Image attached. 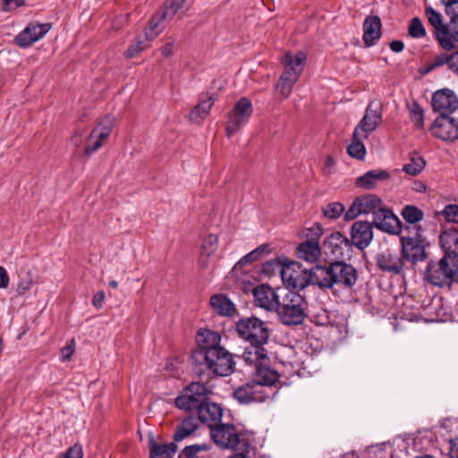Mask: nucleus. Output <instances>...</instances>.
Instances as JSON below:
<instances>
[{
  "label": "nucleus",
  "mask_w": 458,
  "mask_h": 458,
  "mask_svg": "<svg viewBox=\"0 0 458 458\" xmlns=\"http://www.w3.org/2000/svg\"><path fill=\"white\" fill-rule=\"evenodd\" d=\"M51 29L50 23H30L14 38L21 47H28L42 38Z\"/></svg>",
  "instance_id": "a211bd4d"
},
{
  "label": "nucleus",
  "mask_w": 458,
  "mask_h": 458,
  "mask_svg": "<svg viewBox=\"0 0 458 458\" xmlns=\"http://www.w3.org/2000/svg\"><path fill=\"white\" fill-rule=\"evenodd\" d=\"M176 445L174 443L157 444L151 439L149 442V457L150 458H173L176 452Z\"/></svg>",
  "instance_id": "c9c22d12"
},
{
  "label": "nucleus",
  "mask_w": 458,
  "mask_h": 458,
  "mask_svg": "<svg viewBox=\"0 0 458 458\" xmlns=\"http://www.w3.org/2000/svg\"><path fill=\"white\" fill-rule=\"evenodd\" d=\"M433 135L445 140L453 141L458 139V122L449 115H439L431 128Z\"/></svg>",
  "instance_id": "6ab92c4d"
},
{
  "label": "nucleus",
  "mask_w": 458,
  "mask_h": 458,
  "mask_svg": "<svg viewBox=\"0 0 458 458\" xmlns=\"http://www.w3.org/2000/svg\"><path fill=\"white\" fill-rule=\"evenodd\" d=\"M196 341L199 347V351L194 355L196 360L204 357L208 352L223 347L220 344L221 335L209 329H200L197 334Z\"/></svg>",
  "instance_id": "412c9836"
},
{
  "label": "nucleus",
  "mask_w": 458,
  "mask_h": 458,
  "mask_svg": "<svg viewBox=\"0 0 458 458\" xmlns=\"http://www.w3.org/2000/svg\"><path fill=\"white\" fill-rule=\"evenodd\" d=\"M409 35L415 38H421L426 36V30L421 21L418 17L411 19L409 25Z\"/></svg>",
  "instance_id": "de8ad7c7"
},
{
  "label": "nucleus",
  "mask_w": 458,
  "mask_h": 458,
  "mask_svg": "<svg viewBox=\"0 0 458 458\" xmlns=\"http://www.w3.org/2000/svg\"><path fill=\"white\" fill-rule=\"evenodd\" d=\"M9 284V276L4 267L0 266V288H6Z\"/></svg>",
  "instance_id": "774afa93"
},
{
  "label": "nucleus",
  "mask_w": 458,
  "mask_h": 458,
  "mask_svg": "<svg viewBox=\"0 0 458 458\" xmlns=\"http://www.w3.org/2000/svg\"><path fill=\"white\" fill-rule=\"evenodd\" d=\"M390 178L391 174L386 170H369L357 177L355 185L363 190H373L377 188L380 182L388 181Z\"/></svg>",
  "instance_id": "bb28decb"
},
{
  "label": "nucleus",
  "mask_w": 458,
  "mask_h": 458,
  "mask_svg": "<svg viewBox=\"0 0 458 458\" xmlns=\"http://www.w3.org/2000/svg\"><path fill=\"white\" fill-rule=\"evenodd\" d=\"M210 435L214 442L221 448H234L239 444V434L232 424L217 423L211 428Z\"/></svg>",
  "instance_id": "ddd939ff"
},
{
  "label": "nucleus",
  "mask_w": 458,
  "mask_h": 458,
  "mask_svg": "<svg viewBox=\"0 0 458 458\" xmlns=\"http://www.w3.org/2000/svg\"><path fill=\"white\" fill-rule=\"evenodd\" d=\"M432 107L440 115H449L458 108V98L451 89L437 90L432 96Z\"/></svg>",
  "instance_id": "dca6fc26"
},
{
  "label": "nucleus",
  "mask_w": 458,
  "mask_h": 458,
  "mask_svg": "<svg viewBox=\"0 0 458 458\" xmlns=\"http://www.w3.org/2000/svg\"><path fill=\"white\" fill-rule=\"evenodd\" d=\"M373 225L379 230L398 234L402 232L400 219L388 208L381 207L373 216Z\"/></svg>",
  "instance_id": "f3484780"
},
{
  "label": "nucleus",
  "mask_w": 458,
  "mask_h": 458,
  "mask_svg": "<svg viewBox=\"0 0 458 458\" xmlns=\"http://www.w3.org/2000/svg\"><path fill=\"white\" fill-rule=\"evenodd\" d=\"M323 233V229L320 225L314 224L311 227L308 229L307 237L310 238V240L317 241Z\"/></svg>",
  "instance_id": "bf43d9fd"
},
{
  "label": "nucleus",
  "mask_w": 458,
  "mask_h": 458,
  "mask_svg": "<svg viewBox=\"0 0 458 458\" xmlns=\"http://www.w3.org/2000/svg\"><path fill=\"white\" fill-rule=\"evenodd\" d=\"M238 335L250 344H267L269 330L264 321L257 317L241 318L235 325Z\"/></svg>",
  "instance_id": "0eeeda50"
},
{
  "label": "nucleus",
  "mask_w": 458,
  "mask_h": 458,
  "mask_svg": "<svg viewBox=\"0 0 458 458\" xmlns=\"http://www.w3.org/2000/svg\"><path fill=\"white\" fill-rule=\"evenodd\" d=\"M271 394L268 393L267 388L259 386V384L252 380L235 388L233 391L234 398L242 404L264 402L271 396Z\"/></svg>",
  "instance_id": "f8f14e48"
},
{
  "label": "nucleus",
  "mask_w": 458,
  "mask_h": 458,
  "mask_svg": "<svg viewBox=\"0 0 458 458\" xmlns=\"http://www.w3.org/2000/svg\"><path fill=\"white\" fill-rule=\"evenodd\" d=\"M186 0H167L161 11L163 18L171 20L174 14L183 6Z\"/></svg>",
  "instance_id": "a18cd8bd"
},
{
  "label": "nucleus",
  "mask_w": 458,
  "mask_h": 458,
  "mask_svg": "<svg viewBox=\"0 0 458 458\" xmlns=\"http://www.w3.org/2000/svg\"><path fill=\"white\" fill-rule=\"evenodd\" d=\"M102 144L103 143L100 140H98L97 138H95L92 140H90L89 139V143L84 150L85 154L86 155L92 154L93 152L97 151L99 148H101Z\"/></svg>",
  "instance_id": "052dcab7"
},
{
  "label": "nucleus",
  "mask_w": 458,
  "mask_h": 458,
  "mask_svg": "<svg viewBox=\"0 0 458 458\" xmlns=\"http://www.w3.org/2000/svg\"><path fill=\"white\" fill-rule=\"evenodd\" d=\"M114 121L115 118L113 115H106L94 129L95 133L103 132L105 135L109 136L114 124Z\"/></svg>",
  "instance_id": "8fccbe9b"
},
{
  "label": "nucleus",
  "mask_w": 458,
  "mask_h": 458,
  "mask_svg": "<svg viewBox=\"0 0 458 458\" xmlns=\"http://www.w3.org/2000/svg\"><path fill=\"white\" fill-rule=\"evenodd\" d=\"M252 111L250 100L248 98H240L235 103L233 110L228 114L226 135L231 137L244 126L249 122Z\"/></svg>",
  "instance_id": "1a4fd4ad"
},
{
  "label": "nucleus",
  "mask_w": 458,
  "mask_h": 458,
  "mask_svg": "<svg viewBox=\"0 0 458 458\" xmlns=\"http://www.w3.org/2000/svg\"><path fill=\"white\" fill-rule=\"evenodd\" d=\"M440 245L445 255H458V229H448L440 235Z\"/></svg>",
  "instance_id": "72a5a7b5"
},
{
  "label": "nucleus",
  "mask_w": 458,
  "mask_h": 458,
  "mask_svg": "<svg viewBox=\"0 0 458 458\" xmlns=\"http://www.w3.org/2000/svg\"><path fill=\"white\" fill-rule=\"evenodd\" d=\"M266 344H250L242 352V359L248 365L258 367L267 359V352L264 348Z\"/></svg>",
  "instance_id": "7c9ffc66"
},
{
  "label": "nucleus",
  "mask_w": 458,
  "mask_h": 458,
  "mask_svg": "<svg viewBox=\"0 0 458 458\" xmlns=\"http://www.w3.org/2000/svg\"><path fill=\"white\" fill-rule=\"evenodd\" d=\"M57 458H83V450L81 445H74Z\"/></svg>",
  "instance_id": "5fc2aeb1"
},
{
  "label": "nucleus",
  "mask_w": 458,
  "mask_h": 458,
  "mask_svg": "<svg viewBox=\"0 0 458 458\" xmlns=\"http://www.w3.org/2000/svg\"><path fill=\"white\" fill-rule=\"evenodd\" d=\"M311 321L318 326L330 327L335 329L339 335H343L347 332L346 318L335 311L319 310L317 313L312 315Z\"/></svg>",
  "instance_id": "4468645a"
},
{
  "label": "nucleus",
  "mask_w": 458,
  "mask_h": 458,
  "mask_svg": "<svg viewBox=\"0 0 458 458\" xmlns=\"http://www.w3.org/2000/svg\"><path fill=\"white\" fill-rule=\"evenodd\" d=\"M279 374L276 370L272 369L268 366L261 363L256 367L255 371L252 374V381L259 386H262L267 388L268 393H272L271 396L275 395L276 392L272 388L273 386L278 381Z\"/></svg>",
  "instance_id": "a878e982"
},
{
  "label": "nucleus",
  "mask_w": 458,
  "mask_h": 458,
  "mask_svg": "<svg viewBox=\"0 0 458 458\" xmlns=\"http://www.w3.org/2000/svg\"><path fill=\"white\" fill-rule=\"evenodd\" d=\"M432 63V66L435 68L440 67L442 65L447 64L449 69H451V54H441L437 55L433 60L430 61Z\"/></svg>",
  "instance_id": "4d7b16f0"
},
{
  "label": "nucleus",
  "mask_w": 458,
  "mask_h": 458,
  "mask_svg": "<svg viewBox=\"0 0 458 458\" xmlns=\"http://www.w3.org/2000/svg\"><path fill=\"white\" fill-rule=\"evenodd\" d=\"M24 0H4L3 9L4 11H10L17 7L22 6Z\"/></svg>",
  "instance_id": "0e129e2a"
},
{
  "label": "nucleus",
  "mask_w": 458,
  "mask_h": 458,
  "mask_svg": "<svg viewBox=\"0 0 458 458\" xmlns=\"http://www.w3.org/2000/svg\"><path fill=\"white\" fill-rule=\"evenodd\" d=\"M344 211V207L340 202H333L327 205L323 208V214L325 216L330 219H336L340 217Z\"/></svg>",
  "instance_id": "09e8293b"
},
{
  "label": "nucleus",
  "mask_w": 458,
  "mask_h": 458,
  "mask_svg": "<svg viewBox=\"0 0 458 458\" xmlns=\"http://www.w3.org/2000/svg\"><path fill=\"white\" fill-rule=\"evenodd\" d=\"M450 450L449 455L451 458H458V437L455 435L454 437L449 439Z\"/></svg>",
  "instance_id": "69168bd1"
},
{
  "label": "nucleus",
  "mask_w": 458,
  "mask_h": 458,
  "mask_svg": "<svg viewBox=\"0 0 458 458\" xmlns=\"http://www.w3.org/2000/svg\"><path fill=\"white\" fill-rule=\"evenodd\" d=\"M366 139L360 135L355 137V132L353 131L352 143L347 148L348 154L356 159L362 160L366 155V148L362 140Z\"/></svg>",
  "instance_id": "ea45409f"
},
{
  "label": "nucleus",
  "mask_w": 458,
  "mask_h": 458,
  "mask_svg": "<svg viewBox=\"0 0 458 458\" xmlns=\"http://www.w3.org/2000/svg\"><path fill=\"white\" fill-rule=\"evenodd\" d=\"M402 253L403 257L411 263H417L425 259L424 246L412 237H402Z\"/></svg>",
  "instance_id": "cd10ccee"
},
{
  "label": "nucleus",
  "mask_w": 458,
  "mask_h": 458,
  "mask_svg": "<svg viewBox=\"0 0 458 458\" xmlns=\"http://www.w3.org/2000/svg\"><path fill=\"white\" fill-rule=\"evenodd\" d=\"M186 0H167L161 11L163 18L171 20L174 14L183 6Z\"/></svg>",
  "instance_id": "49530a36"
},
{
  "label": "nucleus",
  "mask_w": 458,
  "mask_h": 458,
  "mask_svg": "<svg viewBox=\"0 0 458 458\" xmlns=\"http://www.w3.org/2000/svg\"><path fill=\"white\" fill-rule=\"evenodd\" d=\"M314 276L317 286L327 289L333 288L334 285L351 289L358 280L357 270L343 261H335L327 267L316 266Z\"/></svg>",
  "instance_id": "f257e3e1"
},
{
  "label": "nucleus",
  "mask_w": 458,
  "mask_h": 458,
  "mask_svg": "<svg viewBox=\"0 0 458 458\" xmlns=\"http://www.w3.org/2000/svg\"><path fill=\"white\" fill-rule=\"evenodd\" d=\"M150 42L151 41H148L146 39L144 34L139 36L137 39L130 45L128 49L125 51L124 55L127 58H133L137 56L140 53H141L149 47Z\"/></svg>",
  "instance_id": "a19ab883"
},
{
  "label": "nucleus",
  "mask_w": 458,
  "mask_h": 458,
  "mask_svg": "<svg viewBox=\"0 0 458 458\" xmlns=\"http://www.w3.org/2000/svg\"><path fill=\"white\" fill-rule=\"evenodd\" d=\"M381 21L377 16H369L363 22V40L367 47L375 45L381 36Z\"/></svg>",
  "instance_id": "c756f323"
},
{
  "label": "nucleus",
  "mask_w": 458,
  "mask_h": 458,
  "mask_svg": "<svg viewBox=\"0 0 458 458\" xmlns=\"http://www.w3.org/2000/svg\"><path fill=\"white\" fill-rule=\"evenodd\" d=\"M106 299V293L104 291H98L93 296L92 304L97 309H101L103 307L104 301Z\"/></svg>",
  "instance_id": "e2e57ef3"
},
{
  "label": "nucleus",
  "mask_w": 458,
  "mask_h": 458,
  "mask_svg": "<svg viewBox=\"0 0 458 458\" xmlns=\"http://www.w3.org/2000/svg\"><path fill=\"white\" fill-rule=\"evenodd\" d=\"M325 245L336 258H344L345 252L351 250L350 240L339 232L331 233L325 242Z\"/></svg>",
  "instance_id": "c85d7f7f"
},
{
  "label": "nucleus",
  "mask_w": 458,
  "mask_h": 458,
  "mask_svg": "<svg viewBox=\"0 0 458 458\" xmlns=\"http://www.w3.org/2000/svg\"><path fill=\"white\" fill-rule=\"evenodd\" d=\"M170 21L168 18H163L160 12L153 17L149 26L144 31V37L148 41L154 40L165 29L166 22Z\"/></svg>",
  "instance_id": "4c0bfd02"
},
{
  "label": "nucleus",
  "mask_w": 458,
  "mask_h": 458,
  "mask_svg": "<svg viewBox=\"0 0 458 458\" xmlns=\"http://www.w3.org/2000/svg\"><path fill=\"white\" fill-rule=\"evenodd\" d=\"M426 276L432 284L439 286L458 281V255H444L437 262L431 261Z\"/></svg>",
  "instance_id": "7ed1b4c3"
},
{
  "label": "nucleus",
  "mask_w": 458,
  "mask_h": 458,
  "mask_svg": "<svg viewBox=\"0 0 458 458\" xmlns=\"http://www.w3.org/2000/svg\"><path fill=\"white\" fill-rule=\"evenodd\" d=\"M425 15L435 29V35L440 46L447 50L452 49V43L448 38V26L443 23L442 15L431 6L426 7Z\"/></svg>",
  "instance_id": "aec40b11"
},
{
  "label": "nucleus",
  "mask_w": 458,
  "mask_h": 458,
  "mask_svg": "<svg viewBox=\"0 0 458 458\" xmlns=\"http://www.w3.org/2000/svg\"><path fill=\"white\" fill-rule=\"evenodd\" d=\"M266 250H267V246L261 245V246L258 247L257 249L253 250L252 251L249 252L248 254H246L243 258H242L240 259V261L238 263L241 265L251 263V262L259 259L260 258V256L262 255V253H264L266 251Z\"/></svg>",
  "instance_id": "603ef678"
},
{
  "label": "nucleus",
  "mask_w": 458,
  "mask_h": 458,
  "mask_svg": "<svg viewBox=\"0 0 458 458\" xmlns=\"http://www.w3.org/2000/svg\"><path fill=\"white\" fill-rule=\"evenodd\" d=\"M75 347V340L71 339L70 342L61 349V360L64 362L70 360L74 353Z\"/></svg>",
  "instance_id": "6e6d98bb"
},
{
  "label": "nucleus",
  "mask_w": 458,
  "mask_h": 458,
  "mask_svg": "<svg viewBox=\"0 0 458 458\" xmlns=\"http://www.w3.org/2000/svg\"><path fill=\"white\" fill-rule=\"evenodd\" d=\"M197 411L199 420L207 424L210 429L219 423L223 417L222 408L215 403L208 402V399L204 401Z\"/></svg>",
  "instance_id": "393cba45"
},
{
  "label": "nucleus",
  "mask_w": 458,
  "mask_h": 458,
  "mask_svg": "<svg viewBox=\"0 0 458 458\" xmlns=\"http://www.w3.org/2000/svg\"><path fill=\"white\" fill-rule=\"evenodd\" d=\"M255 305L267 311H276L279 309V295L269 285L259 284L252 291Z\"/></svg>",
  "instance_id": "2eb2a0df"
},
{
  "label": "nucleus",
  "mask_w": 458,
  "mask_h": 458,
  "mask_svg": "<svg viewBox=\"0 0 458 458\" xmlns=\"http://www.w3.org/2000/svg\"><path fill=\"white\" fill-rule=\"evenodd\" d=\"M403 219L409 224H416L423 219L424 214L422 210L415 206H405L402 210Z\"/></svg>",
  "instance_id": "79ce46f5"
},
{
  "label": "nucleus",
  "mask_w": 458,
  "mask_h": 458,
  "mask_svg": "<svg viewBox=\"0 0 458 458\" xmlns=\"http://www.w3.org/2000/svg\"><path fill=\"white\" fill-rule=\"evenodd\" d=\"M198 427V419L192 416L186 417L177 425L174 434V440L176 442L182 441L192 435Z\"/></svg>",
  "instance_id": "473e14b6"
},
{
  "label": "nucleus",
  "mask_w": 458,
  "mask_h": 458,
  "mask_svg": "<svg viewBox=\"0 0 458 458\" xmlns=\"http://www.w3.org/2000/svg\"><path fill=\"white\" fill-rule=\"evenodd\" d=\"M31 285H32V280H30V279L26 280V281H21L17 285L16 291L19 295H23L31 288Z\"/></svg>",
  "instance_id": "338daca9"
},
{
  "label": "nucleus",
  "mask_w": 458,
  "mask_h": 458,
  "mask_svg": "<svg viewBox=\"0 0 458 458\" xmlns=\"http://www.w3.org/2000/svg\"><path fill=\"white\" fill-rule=\"evenodd\" d=\"M376 260L378 267L385 272L400 274L403 267L402 258L388 249L378 252Z\"/></svg>",
  "instance_id": "b1692460"
},
{
  "label": "nucleus",
  "mask_w": 458,
  "mask_h": 458,
  "mask_svg": "<svg viewBox=\"0 0 458 458\" xmlns=\"http://www.w3.org/2000/svg\"><path fill=\"white\" fill-rule=\"evenodd\" d=\"M411 119L412 123L421 128L423 126V111L419 106L414 107L411 111Z\"/></svg>",
  "instance_id": "13d9d810"
},
{
  "label": "nucleus",
  "mask_w": 458,
  "mask_h": 458,
  "mask_svg": "<svg viewBox=\"0 0 458 458\" xmlns=\"http://www.w3.org/2000/svg\"><path fill=\"white\" fill-rule=\"evenodd\" d=\"M382 207V200L377 195L366 194L357 197L344 214L345 220H352L362 214L371 213L373 216Z\"/></svg>",
  "instance_id": "9b49d317"
},
{
  "label": "nucleus",
  "mask_w": 458,
  "mask_h": 458,
  "mask_svg": "<svg viewBox=\"0 0 458 458\" xmlns=\"http://www.w3.org/2000/svg\"><path fill=\"white\" fill-rule=\"evenodd\" d=\"M215 101L213 95L203 97L189 114V119L193 123L201 121L208 114Z\"/></svg>",
  "instance_id": "f704fd0d"
},
{
  "label": "nucleus",
  "mask_w": 458,
  "mask_h": 458,
  "mask_svg": "<svg viewBox=\"0 0 458 458\" xmlns=\"http://www.w3.org/2000/svg\"><path fill=\"white\" fill-rule=\"evenodd\" d=\"M425 165V160L420 155L412 153L409 162L403 166L402 170L409 175L415 176L421 173Z\"/></svg>",
  "instance_id": "58836bf2"
},
{
  "label": "nucleus",
  "mask_w": 458,
  "mask_h": 458,
  "mask_svg": "<svg viewBox=\"0 0 458 458\" xmlns=\"http://www.w3.org/2000/svg\"><path fill=\"white\" fill-rule=\"evenodd\" d=\"M448 38L452 43V48H454V42H458V15L452 17L451 21L447 27Z\"/></svg>",
  "instance_id": "864d4df0"
},
{
  "label": "nucleus",
  "mask_w": 458,
  "mask_h": 458,
  "mask_svg": "<svg viewBox=\"0 0 458 458\" xmlns=\"http://www.w3.org/2000/svg\"><path fill=\"white\" fill-rule=\"evenodd\" d=\"M186 0H167L161 11L163 18L171 20L174 14L183 6Z\"/></svg>",
  "instance_id": "c03bdc74"
},
{
  "label": "nucleus",
  "mask_w": 458,
  "mask_h": 458,
  "mask_svg": "<svg viewBox=\"0 0 458 458\" xmlns=\"http://www.w3.org/2000/svg\"><path fill=\"white\" fill-rule=\"evenodd\" d=\"M198 361L204 365L209 372L220 377L231 375L235 367L233 354L224 347L208 352Z\"/></svg>",
  "instance_id": "39448f33"
},
{
  "label": "nucleus",
  "mask_w": 458,
  "mask_h": 458,
  "mask_svg": "<svg viewBox=\"0 0 458 458\" xmlns=\"http://www.w3.org/2000/svg\"><path fill=\"white\" fill-rule=\"evenodd\" d=\"M307 302L305 298L296 292H288L276 310L278 317L284 325H300L306 317Z\"/></svg>",
  "instance_id": "20e7f679"
},
{
  "label": "nucleus",
  "mask_w": 458,
  "mask_h": 458,
  "mask_svg": "<svg viewBox=\"0 0 458 458\" xmlns=\"http://www.w3.org/2000/svg\"><path fill=\"white\" fill-rule=\"evenodd\" d=\"M284 264L279 258L267 261L262 266V272L267 276H273L276 273L282 276V269L284 268Z\"/></svg>",
  "instance_id": "37998d69"
},
{
  "label": "nucleus",
  "mask_w": 458,
  "mask_h": 458,
  "mask_svg": "<svg viewBox=\"0 0 458 458\" xmlns=\"http://www.w3.org/2000/svg\"><path fill=\"white\" fill-rule=\"evenodd\" d=\"M441 426L446 429V431L452 433L454 429H458V420L452 419H445L441 421Z\"/></svg>",
  "instance_id": "680f3d73"
},
{
  "label": "nucleus",
  "mask_w": 458,
  "mask_h": 458,
  "mask_svg": "<svg viewBox=\"0 0 458 458\" xmlns=\"http://www.w3.org/2000/svg\"><path fill=\"white\" fill-rule=\"evenodd\" d=\"M321 256V250L318 241L307 240L298 247V257L310 263L318 260Z\"/></svg>",
  "instance_id": "2f4dec72"
},
{
  "label": "nucleus",
  "mask_w": 458,
  "mask_h": 458,
  "mask_svg": "<svg viewBox=\"0 0 458 458\" xmlns=\"http://www.w3.org/2000/svg\"><path fill=\"white\" fill-rule=\"evenodd\" d=\"M209 393L210 390L206 384L192 382L175 399V405L184 411L198 410Z\"/></svg>",
  "instance_id": "6e6552de"
},
{
  "label": "nucleus",
  "mask_w": 458,
  "mask_h": 458,
  "mask_svg": "<svg viewBox=\"0 0 458 458\" xmlns=\"http://www.w3.org/2000/svg\"><path fill=\"white\" fill-rule=\"evenodd\" d=\"M382 121V108L378 102L371 101L365 110L362 119L359 122L354 129L355 137L361 136L369 138V136L377 129Z\"/></svg>",
  "instance_id": "9d476101"
},
{
  "label": "nucleus",
  "mask_w": 458,
  "mask_h": 458,
  "mask_svg": "<svg viewBox=\"0 0 458 458\" xmlns=\"http://www.w3.org/2000/svg\"><path fill=\"white\" fill-rule=\"evenodd\" d=\"M373 239V227L368 221H356L351 227V242L360 250L367 248Z\"/></svg>",
  "instance_id": "4be33fe9"
},
{
  "label": "nucleus",
  "mask_w": 458,
  "mask_h": 458,
  "mask_svg": "<svg viewBox=\"0 0 458 458\" xmlns=\"http://www.w3.org/2000/svg\"><path fill=\"white\" fill-rule=\"evenodd\" d=\"M306 61L307 55L302 51L296 53L285 52L280 58L283 72L276 85V89L283 98L290 97L295 83L303 72Z\"/></svg>",
  "instance_id": "f03ea898"
},
{
  "label": "nucleus",
  "mask_w": 458,
  "mask_h": 458,
  "mask_svg": "<svg viewBox=\"0 0 458 458\" xmlns=\"http://www.w3.org/2000/svg\"><path fill=\"white\" fill-rule=\"evenodd\" d=\"M441 214L447 222L458 224V205L449 204L445 207Z\"/></svg>",
  "instance_id": "3c124183"
},
{
  "label": "nucleus",
  "mask_w": 458,
  "mask_h": 458,
  "mask_svg": "<svg viewBox=\"0 0 458 458\" xmlns=\"http://www.w3.org/2000/svg\"><path fill=\"white\" fill-rule=\"evenodd\" d=\"M212 308L220 315L231 316L234 311L233 303L224 294H215L210 299Z\"/></svg>",
  "instance_id": "e433bc0d"
},
{
  "label": "nucleus",
  "mask_w": 458,
  "mask_h": 458,
  "mask_svg": "<svg viewBox=\"0 0 458 458\" xmlns=\"http://www.w3.org/2000/svg\"><path fill=\"white\" fill-rule=\"evenodd\" d=\"M315 267L308 270L295 261L284 264L282 269V281L287 288L302 290L310 284L316 285Z\"/></svg>",
  "instance_id": "423d86ee"
},
{
  "label": "nucleus",
  "mask_w": 458,
  "mask_h": 458,
  "mask_svg": "<svg viewBox=\"0 0 458 458\" xmlns=\"http://www.w3.org/2000/svg\"><path fill=\"white\" fill-rule=\"evenodd\" d=\"M219 239L216 234L206 236L201 244L198 264L200 269L205 270L212 267L218 249Z\"/></svg>",
  "instance_id": "5701e85b"
}]
</instances>
